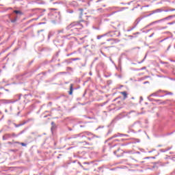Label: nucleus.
<instances>
[{
  "label": "nucleus",
  "mask_w": 175,
  "mask_h": 175,
  "mask_svg": "<svg viewBox=\"0 0 175 175\" xmlns=\"http://www.w3.org/2000/svg\"><path fill=\"white\" fill-rule=\"evenodd\" d=\"M175 22H172V23H168L169 25H173V24H174Z\"/></svg>",
  "instance_id": "11"
},
{
  "label": "nucleus",
  "mask_w": 175,
  "mask_h": 175,
  "mask_svg": "<svg viewBox=\"0 0 175 175\" xmlns=\"http://www.w3.org/2000/svg\"><path fill=\"white\" fill-rule=\"evenodd\" d=\"M116 42H120V40H116Z\"/></svg>",
  "instance_id": "16"
},
{
  "label": "nucleus",
  "mask_w": 175,
  "mask_h": 175,
  "mask_svg": "<svg viewBox=\"0 0 175 175\" xmlns=\"http://www.w3.org/2000/svg\"><path fill=\"white\" fill-rule=\"evenodd\" d=\"M154 36V33L150 36V38H152Z\"/></svg>",
  "instance_id": "14"
},
{
  "label": "nucleus",
  "mask_w": 175,
  "mask_h": 175,
  "mask_svg": "<svg viewBox=\"0 0 175 175\" xmlns=\"http://www.w3.org/2000/svg\"><path fill=\"white\" fill-rule=\"evenodd\" d=\"M21 144L23 146V147H25L27 146V144H25V143H21Z\"/></svg>",
  "instance_id": "9"
},
{
  "label": "nucleus",
  "mask_w": 175,
  "mask_h": 175,
  "mask_svg": "<svg viewBox=\"0 0 175 175\" xmlns=\"http://www.w3.org/2000/svg\"><path fill=\"white\" fill-rule=\"evenodd\" d=\"M174 10H175L174 8V9H171V10H170V12H174Z\"/></svg>",
  "instance_id": "12"
},
{
  "label": "nucleus",
  "mask_w": 175,
  "mask_h": 175,
  "mask_svg": "<svg viewBox=\"0 0 175 175\" xmlns=\"http://www.w3.org/2000/svg\"><path fill=\"white\" fill-rule=\"evenodd\" d=\"M16 144H20V142H16Z\"/></svg>",
  "instance_id": "17"
},
{
  "label": "nucleus",
  "mask_w": 175,
  "mask_h": 175,
  "mask_svg": "<svg viewBox=\"0 0 175 175\" xmlns=\"http://www.w3.org/2000/svg\"><path fill=\"white\" fill-rule=\"evenodd\" d=\"M162 12V10H159V9H157V10H156L154 11V13H159V12Z\"/></svg>",
  "instance_id": "7"
},
{
  "label": "nucleus",
  "mask_w": 175,
  "mask_h": 175,
  "mask_svg": "<svg viewBox=\"0 0 175 175\" xmlns=\"http://www.w3.org/2000/svg\"><path fill=\"white\" fill-rule=\"evenodd\" d=\"M40 32H43V30H40L38 31V33H40Z\"/></svg>",
  "instance_id": "13"
},
{
  "label": "nucleus",
  "mask_w": 175,
  "mask_h": 175,
  "mask_svg": "<svg viewBox=\"0 0 175 175\" xmlns=\"http://www.w3.org/2000/svg\"><path fill=\"white\" fill-rule=\"evenodd\" d=\"M161 21H155L154 22H152L151 23H150L149 25H154V24H157V23H160Z\"/></svg>",
  "instance_id": "4"
},
{
  "label": "nucleus",
  "mask_w": 175,
  "mask_h": 175,
  "mask_svg": "<svg viewBox=\"0 0 175 175\" xmlns=\"http://www.w3.org/2000/svg\"><path fill=\"white\" fill-rule=\"evenodd\" d=\"M70 13H73V11H71Z\"/></svg>",
  "instance_id": "18"
},
{
  "label": "nucleus",
  "mask_w": 175,
  "mask_h": 175,
  "mask_svg": "<svg viewBox=\"0 0 175 175\" xmlns=\"http://www.w3.org/2000/svg\"><path fill=\"white\" fill-rule=\"evenodd\" d=\"M79 58H71L70 61H79Z\"/></svg>",
  "instance_id": "5"
},
{
  "label": "nucleus",
  "mask_w": 175,
  "mask_h": 175,
  "mask_svg": "<svg viewBox=\"0 0 175 175\" xmlns=\"http://www.w3.org/2000/svg\"><path fill=\"white\" fill-rule=\"evenodd\" d=\"M87 25H88L87 21L73 22L68 26V28L71 29V31H79V29H81V28H84V27H87Z\"/></svg>",
  "instance_id": "1"
},
{
  "label": "nucleus",
  "mask_w": 175,
  "mask_h": 175,
  "mask_svg": "<svg viewBox=\"0 0 175 175\" xmlns=\"http://www.w3.org/2000/svg\"><path fill=\"white\" fill-rule=\"evenodd\" d=\"M79 10L81 12V14H83V12H84V10H83V8H79Z\"/></svg>",
  "instance_id": "6"
},
{
  "label": "nucleus",
  "mask_w": 175,
  "mask_h": 175,
  "mask_svg": "<svg viewBox=\"0 0 175 175\" xmlns=\"http://www.w3.org/2000/svg\"><path fill=\"white\" fill-rule=\"evenodd\" d=\"M172 17H175V14L173 15V16H170L165 18V20H167V18H172Z\"/></svg>",
  "instance_id": "8"
},
{
  "label": "nucleus",
  "mask_w": 175,
  "mask_h": 175,
  "mask_svg": "<svg viewBox=\"0 0 175 175\" xmlns=\"http://www.w3.org/2000/svg\"><path fill=\"white\" fill-rule=\"evenodd\" d=\"M14 13H16V14H18V13H20V11L19 10H15Z\"/></svg>",
  "instance_id": "10"
},
{
  "label": "nucleus",
  "mask_w": 175,
  "mask_h": 175,
  "mask_svg": "<svg viewBox=\"0 0 175 175\" xmlns=\"http://www.w3.org/2000/svg\"><path fill=\"white\" fill-rule=\"evenodd\" d=\"M120 94L121 95H123L124 99H126V98H128V93H126V92H121Z\"/></svg>",
  "instance_id": "3"
},
{
  "label": "nucleus",
  "mask_w": 175,
  "mask_h": 175,
  "mask_svg": "<svg viewBox=\"0 0 175 175\" xmlns=\"http://www.w3.org/2000/svg\"><path fill=\"white\" fill-rule=\"evenodd\" d=\"M69 95H72L73 94V84L70 85V91L68 92Z\"/></svg>",
  "instance_id": "2"
},
{
  "label": "nucleus",
  "mask_w": 175,
  "mask_h": 175,
  "mask_svg": "<svg viewBox=\"0 0 175 175\" xmlns=\"http://www.w3.org/2000/svg\"><path fill=\"white\" fill-rule=\"evenodd\" d=\"M51 10H57V9L51 8Z\"/></svg>",
  "instance_id": "15"
}]
</instances>
